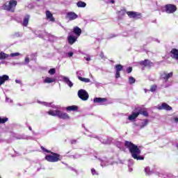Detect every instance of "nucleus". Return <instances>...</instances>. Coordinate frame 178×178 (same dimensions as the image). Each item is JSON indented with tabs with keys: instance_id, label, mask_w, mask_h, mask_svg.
<instances>
[{
	"instance_id": "3",
	"label": "nucleus",
	"mask_w": 178,
	"mask_h": 178,
	"mask_svg": "<svg viewBox=\"0 0 178 178\" xmlns=\"http://www.w3.org/2000/svg\"><path fill=\"white\" fill-rule=\"evenodd\" d=\"M171 77H173V72L163 71L160 73V80H162L165 87L172 86V83L169 81V79H171Z\"/></svg>"
},
{
	"instance_id": "47",
	"label": "nucleus",
	"mask_w": 178,
	"mask_h": 178,
	"mask_svg": "<svg viewBox=\"0 0 178 178\" xmlns=\"http://www.w3.org/2000/svg\"><path fill=\"white\" fill-rule=\"evenodd\" d=\"M41 149H42V151L44 152H47V153H49V152H49V150H48V149H45L44 147H41Z\"/></svg>"
},
{
	"instance_id": "33",
	"label": "nucleus",
	"mask_w": 178,
	"mask_h": 178,
	"mask_svg": "<svg viewBox=\"0 0 178 178\" xmlns=\"http://www.w3.org/2000/svg\"><path fill=\"white\" fill-rule=\"evenodd\" d=\"M76 76L79 80L80 77H81V76H84V72L83 70L76 72Z\"/></svg>"
},
{
	"instance_id": "4",
	"label": "nucleus",
	"mask_w": 178,
	"mask_h": 178,
	"mask_svg": "<svg viewBox=\"0 0 178 178\" xmlns=\"http://www.w3.org/2000/svg\"><path fill=\"white\" fill-rule=\"evenodd\" d=\"M17 5V1L16 0H8L2 6L4 10H8V12H15V8Z\"/></svg>"
},
{
	"instance_id": "55",
	"label": "nucleus",
	"mask_w": 178,
	"mask_h": 178,
	"mask_svg": "<svg viewBox=\"0 0 178 178\" xmlns=\"http://www.w3.org/2000/svg\"><path fill=\"white\" fill-rule=\"evenodd\" d=\"M99 84H101V83H98V82H96L95 83V86L97 87V86H99Z\"/></svg>"
},
{
	"instance_id": "62",
	"label": "nucleus",
	"mask_w": 178,
	"mask_h": 178,
	"mask_svg": "<svg viewBox=\"0 0 178 178\" xmlns=\"http://www.w3.org/2000/svg\"><path fill=\"white\" fill-rule=\"evenodd\" d=\"M65 165L66 166H67V164L65 163Z\"/></svg>"
},
{
	"instance_id": "15",
	"label": "nucleus",
	"mask_w": 178,
	"mask_h": 178,
	"mask_svg": "<svg viewBox=\"0 0 178 178\" xmlns=\"http://www.w3.org/2000/svg\"><path fill=\"white\" fill-rule=\"evenodd\" d=\"M67 41L68 44H70V45H73V44L77 41V37L70 35L67 37Z\"/></svg>"
},
{
	"instance_id": "12",
	"label": "nucleus",
	"mask_w": 178,
	"mask_h": 178,
	"mask_svg": "<svg viewBox=\"0 0 178 178\" xmlns=\"http://www.w3.org/2000/svg\"><path fill=\"white\" fill-rule=\"evenodd\" d=\"M157 109L159 111H162V109H164L165 111H172L170 106L166 103H163L161 106H158Z\"/></svg>"
},
{
	"instance_id": "39",
	"label": "nucleus",
	"mask_w": 178,
	"mask_h": 178,
	"mask_svg": "<svg viewBox=\"0 0 178 178\" xmlns=\"http://www.w3.org/2000/svg\"><path fill=\"white\" fill-rule=\"evenodd\" d=\"M73 55H74V53L72 51H70L65 54V58H72Z\"/></svg>"
},
{
	"instance_id": "38",
	"label": "nucleus",
	"mask_w": 178,
	"mask_h": 178,
	"mask_svg": "<svg viewBox=\"0 0 178 178\" xmlns=\"http://www.w3.org/2000/svg\"><path fill=\"white\" fill-rule=\"evenodd\" d=\"M20 55V53L19 52H15V53H11L9 56L11 57V58H15L16 56H19Z\"/></svg>"
},
{
	"instance_id": "8",
	"label": "nucleus",
	"mask_w": 178,
	"mask_h": 178,
	"mask_svg": "<svg viewBox=\"0 0 178 178\" xmlns=\"http://www.w3.org/2000/svg\"><path fill=\"white\" fill-rule=\"evenodd\" d=\"M127 15H128L129 17L131 19H140V17H141V13L134 11H128L127 12Z\"/></svg>"
},
{
	"instance_id": "57",
	"label": "nucleus",
	"mask_w": 178,
	"mask_h": 178,
	"mask_svg": "<svg viewBox=\"0 0 178 178\" xmlns=\"http://www.w3.org/2000/svg\"><path fill=\"white\" fill-rule=\"evenodd\" d=\"M111 3H115V0H111Z\"/></svg>"
},
{
	"instance_id": "9",
	"label": "nucleus",
	"mask_w": 178,
	"mask_h": 178,
	"mask_svg": "<svg viewBox=\"0 0 178 178\" xmlns=\"http://www.w3.org/2000/svg\"><path fill=\"white\" fill-rule=\"evenodd\" d=\"M115 79H119L120 77V72L123 70V65L118 64L115 65Z\"/></svg>"
},
{
	"instance_id": "46",
	"label": "nucleus",
	"mask_w": 178,
	"mask_h": 178,
	"mask_svg": "<svg viewBox=\"0 0 178 178\" xmlns=\"http://www.w3.org/2000/svg\"><path fill=\"white\" fill-rule=\"evenodd\" d=\"M91 173L92 175H98V173L97 172V171L95 170V169L92 168L91 169Z\"/></svg>"
},
{
	"instance_id": "10",
	"label": "nucleus",
	"mask_w": 178,
	"mask_h": 178,
	"mask_svg": "<svg viewBox=\"0 0 178 178\" xmlns=\"http://www.w3.org/2000/svg\"><path fill=\"white\" fill-rule=\"evenodd\" d=\"M106 101H108L106 98L102 97H96L93 99L95 104H99V105H105V102H106Z\"/></svg>"
},
{
	"instance_id": "26",
	"label": "nucleus",
	"mask_w": 178,
	"mask_h": 178,
	"mask_svg": "<svg viewBox=\"0 0 178 178\" xmlns=\"http://www.w3.org/2000/svg\"><path fill=\"white\" fill-rule=\"evenodd\" d=\"M79 108L77 107V106H70L66 107V111H68L69 112H72V111H77Z\"/></svg>"
},
{
	"instance_id": "19",
	"label": "nucleus",
	"mask_w": 178,
	"mask_h": 178,
	"mask_svg": "<svg viewBox=\"0 0 178 178\" xmlns=\"http://www.w3.org/2000/svg\"><path fill=\"white\" fill-rule=\"evenodd\" d=\"M140 65H141V66L151 67V66H152V63H151V61H149V60H145L143 61H141L140 63Z\"/></svg>"
},
{
	"instance_id": "6",
	"label": "nucleus",
	"mask_w": 178,
	"mask_h": 178,
	"mask_svg": "<svg viewBox=\"0 0 178 178\" xmlns=\"http://www.w3.org/2000/svg\"><path fill=\"white\" fill-rule=\"evenodd\" d=\"M78 97L82 101H87L89 98L88 92L84 89H81L78 91Z\"/></svg>"
},
{
	"instance_id": "36",
	"label": "nucleus",
	"mask_w": 178,
	"mask_h": 178,
	"mask_svg": "<svg viewBox=\"0 0 178 178\" xmlns=\"http://www.w3.org/2000/svg\"><path fill=\"white\" fill-rule=\"evenodd\" d=\"M80 81H83V83H90V79L88 78H83V77H79Z\"/></svg>"
},
{
	"instance_id": "56",
	"label": "nucleus",
	"mask_w": 178,
	"mask_h": 178,
	"mask_svg": "<svg viewBox=\"0 0 178 178\" xmlns=\"http://www.w3.org/2000/svg\"><path fill=\"white\" fill-rule=\"evenodd\" d=\"M129 172H133V168H129Z\"/></svg>"
},
{
	"instance_id": "5",
	"label": "nucleus",
	"mask_w": 178,
	"mask_h": 178,
	"mask_svg": "<svg viewBox=\"0 0 178 178\" xmlns=\"http://www.w3.org/2000/svg\"><path fill=\"white\" fill-rule=\"evenodd\" d=\"M52 155H47L45 156L46 161H48V162H58V161H60L62 159V156H60V154H58L56 153L51 152Z\"/></svg>"
},
{
	"instance_id": "29",
	"label": "nucleus",
	"mask_w": 178,
	"mask_h": 178,
	"mask_svg": "<svg viewBox=\"0 0 178 178\" xmlns=\"http://www.w3.org/2000/svg\"><path fill=\"white\" fill-rule=\"evenodd\" d=\"M126 15V10H121L118 12V19H122Z\"/></svg>"
},
{
	"instance_id": "53",
	"label": "nucleus",
	"mask_w": 178,
	"mask_h": 178,
	"mask_svg": "<svg viewBox=\"0 0 178 178\" xmlns=\"http://www.w3.org/2000/svg\"><path fill=\"white\" fill-rule=\"evenodd\" d=\"M115 37H116V35H111L109 37V38H115Z\"/></svg>"
},
{
	"instance_id": "2",
	"label": "nucleus",
	"mask_w": 178,
	"mask_h": 178,
	"mask_svg": "<svg viewBox=\"0 0 178 178\" xmlns=\"http://www.w3.org/2000/svg\"><path fill=\"white\" fill-rule=\"evenodd\" d=\"M124 145L127 148H129V152L134 159H136V161H144V156L140 155L141 150L138 149L137 145L129 141H126Z\"/></svg>"
},
{
	"instance_id": "16",
	"label": "nucleus",
	"mask_w": 178,
	"mask_h": 178,
	"mask_svg": "<svg viewBox=\"0 0 178 178\" xmlns=\"http://www.w3.org/2000/svg\"><path fill=\"white\" fill-rule=\"evenodd\" d=\"M171 58L175 59V60H178V49H172L170 51Z\"/></svg>"
},
{
	"instance_id": "37",
	"label": "nucleus",
	"mask_w": 178,
	"mask_h": 178,
	"mask_svg": "<svg viewBox=\"0 0 178 178\" xmlns=\"http://www.w3.org/2000/svg\"><path fill=\"white\" fill-rule=\"evenodd\" d=\"M136 83V79L133 76H130L129 78V84H134Z\"/></svg>"
},
{
	"instance_id": "28",
	"label": "nucleus",
	"mask_w": 178,
	"mask_h": 178,
	"mask_svg": "<svg viewBox=\"0 0 178 178\" xmlns=\"http://www.w3.org/2000/svg\"><path fill=\"white\" fill-rule=\"evenodd\" d=\"M76 6L78 8H86V6H87V3H86V2L83 1H78L76 3Z\"/></svg>"
},
{
	"instance_id": "32",
	"label": "nucleus",
	"mask_w": 178,
	"mask_h": 178,
	"mask_svg": "<svg viewBox=\"0 0 178 178\" xmlns=\"http://www.w3.org/2000/svg\"><path fill=\"white\" fill-rule=\"evenodd\" d=\"M17 138V140H29V138L26 135H19Z\"/></svg>"
},
{
	"instance_id": "61",
	"label": "nucleus",
	"mask_w": 178,
	"mask_h": 178,
	"mask_svg": "<svg viewBox=\"0 0 178 178\" xmlns=\"http://www.w3.org/2000/svg\"><path fill=\"white\" fill-rule=\"evenodd\" d=\"M177 148L178 149V144L176 145Z\"/></svg>"
},
{
	"instance_id": "30",
	"label": "nucleus",
	"mask_w": 178,
	"mask_h": 178,
	"mask_svg": "<svg viewBox=\"0 0 178 178\" xmlns=\"http://www.w3.org/2000/svg\"><path fill=\"white\" fill-rule=\"evenodd\" d=\"M145 172L146 175H147V176L152 175V171L151 170V168H149V167H146L145 168Z\"/></svg>"
},
{
	"instance_id": "50",
	"label": "nucleus",
	"mask_w": 178,
	"mask_h": 178,
	"mask_svg": "<svg viewBox=\"0 0 178 178\" xmlns=\"http://www.w3.org/2000/svg\"><path fill=\"white\" fill-rule=\"evenodd\" d=\"M13 65H19L20 66L24 65V63H14Z\"/></svg>"
},
{
	"instance_id": "31",
	"label": "nucleus",
	"mask_w": 178,
	"mask_h": 178,
	"mask_svg": "<svg viewBox=\"0 0 178 178\" xmlns=\"http://www.w3.org/2000/svg\"><path fill=\"white\" fill-rule=\"evenodd\" d=\"M23 34L19 32H15L14 34H13V38H19V37H22Z\"/></svg>"
},
{
	"instance_id": "63",
	"label": "nucleus",
	"mask_w": 178,
	"mask_h": 178,
	"mask_svg": "<svg viewBox=\"0 0 178 178\" xmlns=\"http://www.w3.org/2000/svg\"><path fill=\"white\" fill-rule=\"evenodd\" d=\"M37 1H40V0H37Z\"/></svg>"
},
{
	"instance_id": "24",
	"label": "nucleus",
	"mask_w": 178,
	"mask_h": 178,
	"mask_svg": "<svg viewBox=\"0 0 178 178\" xmlns=\"http://www.w3.org/2000/svg\"><path fill=\"white\" fill-rule=\"evenodd\" d=\"M73 31L77 37H80L81 35V29H80L79 26L74 27Z\"/></svg>"
},
{
	"instance_id": "40",
	"label": "nucleus",
	"mask_w": 178,
	"mask_h": 178,
	"mask_svg": "<svg viewBox=\"0 0 178 178\" xmlns=\"http://www.w3.org/2000/svg\"><path fill=\"white\" fill-rule=\"evenodd\" d=\"M30 63V58L29 56L25 57L24 65H29Z\"/></svg>"
},
{
	"instance_id": "34",
	"label": "nucleus",
	"mask_w": 178,
	"mask_h": 178,
	"mask_svg": "<svg viewBox=\"0 0 178 178\" xmlns=\"http://www.w3.org/2000/svg\"><path fill=\"white\" fill-rule=\"evenodd\" d=\"M9 119L8 118H1L0 117V124H3V123H6Z\"/></svg>"
},
{
	"instance_id": "27",
	"label": "nucleus",
	"mask_w": 178,
	"mask_h": 178,
	"mask_svg": "<svg viewBox=\"0 0 178 178\" xmlns=\"http://www.w3.org/2000/svg\"><path fill=\"white\" fill-rule=\"evenodd\" d=\"M148 124V120H143L139 124L140 129H144Z\"/></svg>"
},
{
	"instance_id": "48",
	"label": "nucleus",
	"mask_w": 178,
	"mask_h": 178,
	"mask_svg": "<svg viewBox=\"0 0 178 178\" xmlns=\"http://www.w3.org/2000/svg\"><path fill=\"white\" fill-rule=\"evenodd\" d=\"M86 60H87L88 62H90V60H91V58L90 56H87V57H84Z\"/></svg>"
},
{
	"instance_id": "41",
	"label": "nucleus",
	"mask_w": 178,
	"mask_h": 178,
	"mask_svg": "<svg viewBox=\"0 0 178 178\" xmlns=\"http://www.w3.org/2000/svg\"><path fill=\"white\" fill-rule=\"evenodd\" d=\"M138 113H139V115H143V116H148V112L146 111H139Z\"/></svg>"
},
{
	"instance_id": "49",
	"label": "nucleus",
	"mask_w": 178,
	"mask_h": 178,
	"mask_svg": "<svg viewBox=\"0 0 178 178\" xmlns=\"http://www.w3.org/2000/svg\"><path fill=\"white\" fill-rule=\"evenodd\" d=\"M15 83H17V84H22V81H19V79H16Z\"/></svg>"
},
{
	"instance_id": "45",
	"label": "nucleus",
	"mask_w": 178,
	"mask_h": 178,
	"mask_svg": "<svg viewBox=\"0 0 178 178\" xmlns=\"http://www.w3.org/2000/svg\"><path fill=\"white\" fill-rule=\"evenodd\" d=\"M131 72H133V67H129L127 69V73H131Z\"/></svg>"
},
{
	"instance_id": "18",
	"label": "nucleus",
	"mask_w": 178,
	"mask_h": 178,
	"mask_svg": "<svg viewBox=\"0 0 178 178\" xmlns=\"http://www.w3.org/2000/svg\"><path fill=\"white\" fill-rule=\"evenodd\" d=\"M56 79L55 78H51L49 76H46L43 80V83L46 84H50V83H55Z\"/></svg>"
},
{
	"instance_id": "11",
	"label": "nucleus",
	"mask_w": 178,
	"mask_h": 178,
	"mask_svg": "<svg viewBox=\"0 0 178 178\" xmlns=\"http://www.w3.org/2000/svg\"><path fill=\"white\" fill-rule=\"evenodd\" d=\"M60 79H62V81H63V83H65V84H67L68 86L70 87V88L73 87V83L68 77L65 76H60Z\"/></svg>"
},
{
	"instance_id": "52",
	"label": "nucleus",
	"mask_w": 178,
	"mask_h": 178,
	"mask_svg": "<svg viewBox=\"0 0 178 178\" xmlns=\"http://www.w3.org/2000/svg\"><path fill=\"white\" fill-rule=\"evenodd\" d=\"M100 57H101L102 58H104V53H103V52H102V53L100 54Z\"/></svg>"
},
{
	"instance_id": "60",
	"label": "nucleus",
	"mask_w": 178,
	"mask_h": 178,
	"mask_svg": "<svg viewBox=\"0 0 178 178\" xmlns=\"http://www.w3.org/2000/svg\"><path fill=\"white\" fill-rule=\"evenodd\" d=\"M17 105H18L19 106H22V104H18Z\"/></svg>"
},
{
	"instance_id": "51",
	"label": "nucleus",
	"mask_w": 178,
	"mask_h": 178,
	"mask_svg": "<svg viewBox=\"0 0 178 178\" xmlns=\"http://www.w3.org/2000/svg\"><path fill=\"white\" fill-rule=\"evenodd\" d=\"M76 143H77V140H71V144H76Z\"/></svg>"
},
{
	"instance_id": "54",
	"label": "nucleus",
	"mask_w": 178,
	"mask_h": 178,
	"mask_svg": "<svg viewBox=\"0 0 178 178\" xmlns=\"http://www.w3.org/2000/svg\"><path fill=\"white\" fill-rule=\"evenodd\" d=\"M80 156H81V155H75L74 158H80Z\"/></svg>"
},
{
	"instance_id": "58",
	"label": "nucleus",
	"mask_w": 178,
	"mask_h": 178,
	"mask_svg": "<svg viewBox=\"0 0 178 178\" xmlns=\"http://www.w3.org/2000/svg\"><path fill=\"white\" fill-rule=\"evenodd\" d=\"M59 26H62V24L60 22L58 23Z\"/></svg>"
},
{
	"instance_id": "1",
	"label": "nucleus",
	"mask_w": 178,
	"mask_h": 178,
	"mask_svg": "<svg viewBox=\"0 0 178 178\" xmlns=\"http://www.w3.org/2000/svg\"><path fill=\"white\" fill-rule=\"evenodd\" d=\"M41 104L44 106H48L49 108H53L54 109H56L50 110L48 111V115H50V116H57L58 118H60V119H63L64 120H69V119H70L68 113L59 111V109H60V106H55L52 104V103H47L45 102H42Z\"/></svg>"
},
{
	"instance_id": "42",
	"label": "nucleus",
	"mask_w": 178,
	"mask_h": 178,
	"mask_svg": "<svg viewBox=\"0 0 178 178\" xmlns=\"http://www.w3.org/2000/svg\"><path fill=\"white\" fill-rule=\"evenodd\" d=\"M6 102H10V104H13V100L8 97H6Z\"/></svg>"
},
{
	"instance_id": "7",
	"label": "nucleus",
	"mask_w": 178,
	"mask_h": 178,
	"mask_svg": "<svg viewBox=\"0 0 178 178\" xmlns=\"http://www.w3.org/2000/svg\"><path fill=\"white\" fill-rule=\"evenodd\" d=\"M166 13H175L177 10L176 6L173 4H167L165 6Z\"/></svg>"
},
{
	"instance_id": "21",
	"label": "nucleus",
	"mask_w": 178,
	"mask_h": 178,
	"mask_svg": "<svg viewBox=\"0 0 178 178\" xmlns=\"http://www.w3.org/2000/svg\"><path fill=\"white\" fill-rule=\"evenodd\" d=\"M88 137H92V138H97V140H99L101 141V143H102L103 144H111V141L109 140H102V139H99V138H98V136L94 135V134H90L88 135Z\"/></svg>"
},
{
	"instance_id": "25",
	"label": "nucleus",
	"mask_w": 178,
	"mask_h": 178,
	"mask_svg": "<svg viewBox=\"0 0 178 178\" xmlns=\"http://www.w3.org/2000/svg\"><path fill=\"white\" fill-rule=\"evenodd\" d=\"M9 56V54H6L3 53V51L0 52V60H3V59H8Z\"/></svg>"
},
{
	"instance_id": "20",
	"label": "nucleus",
	"mask_w": 178,
	"mask_h": 178,
	"mask_svg": "<svg viewBox=\"0 0 178 178\" xmlns=\"http://www.w3.org/2000/svg\"><path fill=\"white\" fill-rule=\"evenodd\" d=\"M9 80V76L8 75H3L0 76V86H2V84H5V81H8Z\"/></svg>"
},
{
	"instance_id": "13",
	"label": "nucleus",
	"mask_w": 178,
	"mask_h": 178,
	"mask_svg": "<svg viewBox=\"0 0 178 178\" xmlns=\"http://www.w3.org/2000/svg\"><path fill=\"white\" fill-rule=\"evenodd\" d=\"M101 161V166L104 168V166H108V165H111L112 162L109 161L106 157H104L102 159H99Z\"/></svg>"
},
{
	"instance_id": "22",
	"label": "nucleus",
	"mask_w": 178,
	"mask_h": 178,
	"mask_svg": "<svg viewBox=\"0 0 178 178\" xmlns=\"http://www.w3.org/2000/svg\"><path fill=\"white\" fill-rule=\"evenodd\" d=\"M139 115L140 113H133L131 115L128 117V120H131V122H133V120H135L136 118H138Z\"/></svg>"
},
{
	"instance_id": "17",
	"label": "nucleus",
	"mask_w": 178,
	"mask_h": 178,
	"mask_svg": "<svg viewBox=\"0 0 178 178\" xmlns=\"http://www.w3.org/2000/svg\"><path fill=\"white\" fill-rule=\"evenodd\" d=\"M46 17L47 20H49V22H55V18L54 17V15L51 13H50L49 10L46 11Z\"/></svg>"
},
{
	"instance_id": "43",
	"label": "nucleus",
	"mask_w": 178,
	"mask_h": 178,
	"mask_svg": "<svg viewBox=\"0 0 178 178\" xmlns=\"http://www.w3.org/2000/svg\"><path fill=\"white\" fill-rule=\"evenodd\" d=\"M172 122H175V123H178V116H174L172 118Z\"/></svg>"
},
{
	"instance_id": "59",
	"label": "nucleus",
	"mask_w": 178,
	"mask_h": 178,
	"mask_svg": "<svg viewBox=\"0 0 178 178\" xmlns=\"http://www.w3.org/2000/svg\"><path fill=\"white\" fill-rule=\"evenodd\" d=\"M29 130H32L31 127H29Z\"/></svg>"
},
{
	"instance_id": "35",
	"label": "nucleus",
	"mask_w": 178,
	"mask_h": 178,
	"mask_svg": "<svg viewBox=\"0 0 178 178\" xmlns=\"http://www.w3.org/2000/svg\"><path fill=\"white\" fill-rule=\"evenodd\" d=\"M48 73L50 76H54V74L56 73V70L55 68H51L49 70Z\"/></svg>"
},
{
	"instance_id": "23",
	"label": "nucleus",
	"mask_w": 178,
	"mask_h": 178,
	"mask_svg": "<svg viewBox=\"0 0 178 178\" xmlns=\"http://www.w3.org/2000/svg\"><path fill=\"white\" fill-rule=\"evenodd\" d=\"M30 20V15H27L24 17V20L22 22V26L27 27L29 25V21Z\"/></svg>"
},
{
	"instance_id": "14",
	"label": "nucleus",
	"mask_w": 178,
	"mask_h": 178,
	"mask_svg": "<svg viewBox=\"0 0 178 178\" xmlns=\"http://www.w3.org/2000/svg\"><path fill=\"white\" fill-rule=\"evenodd\" d=\"M79 17V15L73 12H69L67 13V18L69 19V20H76Z\"/></svg>"
},
{
	"instance_id": "44",
	"label": "nucleus",
	"mask_w": 178,
	"mask_h": 178,
	"mask_svg": "<svg viewBox=\"0 0 178 178\" xmlns=\"http://www.w3.org/2000/svg\"><path fill=\"white\" fill-rule=\"evenodd\" d=\"M156 85L152 86L151 87V88H150V91H151L152 92H154V91H156Z\"/></svg>"
}]
</instances>
